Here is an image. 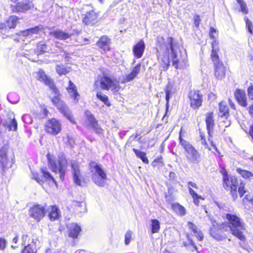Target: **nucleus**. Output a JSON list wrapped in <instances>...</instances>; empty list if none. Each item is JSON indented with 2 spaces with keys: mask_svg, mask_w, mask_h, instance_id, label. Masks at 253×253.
Listing matches in <instances>:
<instances>
[{
  "mask_svg": "<svg viewBox=\"0 0 253 253\" xmlns=\"http://www.w3.org/2000/svg\"><path fill=\"white\" fill-rule=\"evenodd\" d=\"M88 168L92 173L91 178L93 182L99 187H103L105 181L107 179V176L101 165L91 161L88 164Z\"/></svg>",
  "mask_w": 253,
  "mask_h": 253,
  "instance_id": "nucleus-6",
  "label": "nucleus"
},
{
  "mask_svg": "<svg viewBox=\"0 0 253 253\" xmlns=\"http://www.w3.org/2000/svg\"><path fill=\"white\" fill-rule=\"evenodd\" d=\"M19 19L16 15L9 16L3 22H0V31L9 32L15 29L19 23Z\"/></svg>",
  "mask_w": 253,
  "mask_h": 253,
  "instance_id": "nucleus-19",
  "label": "nucleus"
},
{
  "mask_svg": "<svg viewBox=\"0 0 253 253\" xmlns=\"http://www.w3.org/2000/svg\"><path fill=\"white\" fill-rule=\"evenodd\" d=\"M111 39L106 35L101 36L96 42V46L105 53L111 50Z\"/></svg>",
  "mask_w": 253,
  "mask_h": 253,
  "instance_id": "nucleus-22",
  "label": "nucleus"
},
{
  "mask_svg": "<svg viewBox=\"0 0 253 253\" xmlns=\"http://www.w3.org/2000/svg\"><path fill=\"white\" fill-rule=\"evenodd\" d=\"M248 134L251 136L252 139H253V124L250 127Z\"/></svg>",
  "mask_w": 253,
  "mask_h": 253,
  "instance_id": "nucleus-60",
  "label": "nucleus"
},
{
  "mask_svg": "<svg viewBox=\"0 0 253 253\" xmlns=\"http://www.w3.org/2000/svg\"><path fill=\"white\" fill-rule=\"evenodd\" d=\"M71 168L74 183L78 186H85L89 181V178L82 174L80 164L76 161H71Z\"/></svg>",
  "mask_w": 253,
  "mask_h": 253,
  "instance_id": "nucleus-11",
  "label": "nucleus"
},
{
  "mask_svg": "<svg viewBox=\"0 0 253 253\" xmlns=\"http://www.w3.org/2000/svg\"><path fill=\"white\" fill-rule=\"evenodd\" d=\"M234 95L238 104L243 107L248 105L247 97L246 92L241 89H236L234 92Z\"/></svg>",
  "mask_w": 253,
  "mask_h": 253,
  "instance_id": "nucleus-25",
  "label": "nucleus"
},
{
  "mask_svg": "<svg viewBox=\"0 0 253 253\" xmlns=\"http://www.w3.org/2000/svg\"><path fill=\"white\" fill-rule=\"evenodd\" d=\"M75 253H88L86 251L84 250L77 251Z\"/></svg>",
  "mask_w": 253,
  "mask_h": 253,
  "instance_id": "nucleus-64",
  "label": "nucleus"
},
{
  "mask_svg": "<svg viewBox=\"0 0 253 253\" xmlns=\"http://www.w3.org/2000/svg\"><path fill=\"white\" fill-rule=\"evenodd\" d=\"M46 157L49 168L55 173L59 172L60 179L63 181L67 167L66 160L63 159L56 160L50 153H47Z\"/></svg>",
  "mask_w": 253,
  "mask_h": 253,
  "instance_id": "nucleus-9",
  "label": "nucleus"
},
{
  "mask_svg": "<svg viewBox=\"0 0 253 253\" xmlns=\"http://www.w3.org/2000/svg\"><path fill=\"white\" fill-rule=\"evenodd\" d=\"M41 172L42 174V178L51 181L56 186H57V182L49 172L44 169H42Z\"/></svg>",
  "mask_w": 253,
  "mask_h": 253,
  "instance_id": "nucleus-43",
  "label": "nucleus"
},
{
  "mask_svg": "<svg viewBox=\"0 0 253 253\" xmlns=\"http://www.w3.org/2000/svg\"><path fill=\"white\" fill-rule=\"evenodd\" d=\"M238 3L239 4L240 7V11L245 14H248L249 12V9L248 8L246 3L243 1Z\"/></svg>",
  "mask_w": 253,
  "mask_h": 253,
  "instance_id": "nucleus-49",
  "label": "nucleus"
},
{
  "mask_svg": "<svg viewBox=\"0 0 253 253\" xmlns=\"http://www.w3.org/2000/svg\"><path fill=\"white\" fill-rule=\"evenodd\" d=\"M221 174L223 187L229 192L232 200L236 201L238 198V194L240 198H242L247 192L245 183L243 182L239 183L237 177L235 175L229 176L226 169L221 171Z\"/></svg>",
  "mask_w": 253,
  "mask_h": 253,
  "instance_id": "nucleus-3",
  "label": "nucleus"
},
{
  "mask_svg": "<svg viewBox=\"0 0 253 253\" xmlns=\"http://www.w3.org/2000/svg\"><path fill=\"white\" fill-rule=\"evenodd\" d=\"M55 70L59 76L66 75L69 72V69L65 67L63 65H57L55 67Z\"/></svg>",
  "mask_w": 253,
  "mask_h": 253,
  "instance_id": "nucleus-42",
  "label": "nucleus"
},
{
  "mask_svg": "<svg viewBox=\"0 0 253 253\" xmlns=\"http://www.w3.org/2000/svg\"><path fill=\"white\" fill-rule=\"evenodd\" d=\"M187 226L189 230L193 232L194 235L191 233H185V238L180 239L181 245L182 247H184L187 250L191 252L196 251L198 253H199L196 244L193 240V237L194 236H195L198 241H201L204 239V235L202 232L198 229L196 225L193 222L188 221L187 222Z\"/></svg>",
  "mask_w": 253,
  "mask_h": 253,
  "instance_id": "nucleus-4",
  "label": "nucleus"
},
{
  "mask_svg": "<svg viewBox=\"0 0 253 253\" xmlns=\"http://www.w3.org/2000/svg\"><path fill=\"white\" fill-rule=\"evenodd\" d=\"M66 89L70 97L73 99L75 103H78L80 95L78 91L76 85L72 81L70 80L68 82V85Z\"/></svg>",
  "mask_w": 253,
  "mask_h": 253,
  "instance_id": "nucleus-27",
  "label": "nucleus"
},
{
  "mask_svg": "<svg viewBox=\"0 0 253 253\" xmlns=\"http://www.w3.org/2000/svg\"><path fill=\"white\" fill-rule=\"evenodd\" d=\"M155 46L158 53L157 58L160 59L161 66L164 71L169 69L170 65V53L172 58V64L176 69L180 68V62L177 58L176 50L179 48V45L176 39L172 37L168 36L166 38L162 36H158L156 38Z\"/></svg>",
  "mask_w": 253,
  "mask_h": 253,
  "instance_id": "nucleus-1",
  "label": "nucleus"
},
{
  "mask_svg": "<svg viewBox=\"0 0 253 253\" xmlns=\"http://www.w3.org/2000/svg\"><path fill=\"white\" fill-rule=\"evenodd\" d=\"M190 107L193 110H197L203 106V95L198 89L190 90L187 95Z\"/></svg>",
  "mask_w": 253,
  "mask_h": 253,
  "instance_id": "nucleus-14",
  "label": "nucleus"
},
{
  "mask_svg": "<svg viewBox=\"0 0 253 253\" xmlns=\"http://www.w3.org/2000/svg\"><path fill=\"white\" fill-rule=\"evenodd\" d=\"M209 36L211 39L212 40L211 43V53L215 52H219L220 48L219 47V41L217 39L218 32L213 27H211L210 29Z\"/></svg>",
  "mask_w": 253,
  "mask_h": 253,
  "instance_id": "nucleus-23",
  "label": "nucleus"
},
{
  "mask_svg": "<svg viewBox=\"0 0 253 253\" xmlns=\"http://www.w3.org/2000/svg\"><path fill=\"white\" fill-rule=\"evenodd\" d=\"M236 172L245 180L251 181L253 179V172L241 168H237Z\"/></svg>",
  "mask_w": 253,
  "mask_h": 253,
  "instance_id": "nucleus-32",
  "label": "nucleus"
},
{
  "mask_svg": "<svg viewBox=\"0 0 253 253\" xmlns=\"http://www.w3.org/2000/svg\"><path fill=\"white\" fill-rule=\"evenodd\" d=\"M42 112L43 115V118H46L49 114L48 109L45 106L42 107Z\"/></svg>",
  "mask_w": 253,
  "mask_h": 253,
  "instance_id": "nucleus-55",
  "label": "nucleus"
},
{
  "mask_svg": "<svg viewBox=\"0 0 253 253\" xmlns=\"http://www.w3.org/2000/svg\"><path fill=\"white\" fill-rule=\"evenodd\" d=\"M201 21L200 16L198 15H195L194 16V24L196 27L199 26Z\"/></svg>",
  "mask_w": 253,
  "mask_h": 253,
  "instance_id": "nucleus-54",
  "label": "nucleus"
},
{
  "mask_svg": "<svg viewBox=\"0 0 253 253\" xmlns=\"http://www.w3.org/2000/svg\"><path fill=\"white\" fill-rule=\"evenodd\" d=\"M248 111L250 116L253 118V105L248 108Z\"/></svg>",
  "mask_w": 253,
  "mask_h": 253,
  "instance_id": "nucleus-61",
  "label": "nucleus"
},
{
  "mask_svg": "<svg viewBox=\"0 0 253 253\" xmlns=\"http://www.w3.org/2000/svg\"><path fill=\"white\" fill-rule=\"evenodd\" d=\"M98 84L102 89L109 90L111 89L114 93L119 91L121 89L120 85L115 84L113 80L107 76L98 77L97 80L94 82V84L97 85Z\"/></svg>",
  "mask_w": 253,
  "mask_h": 253,
  "instance_id": "nucleus-15",
  "label": "nucleus"
},
{
  "mask_svg": "<svg viewBox=\"0 0 253 253\" xmlns=\"http://www.w3.org/2000/svg\"><path fill=\"white\" fill-rule=\"evenodd\" d=\"M227 220L226 225L229 228L231 233L241 241H245L246 237L241 229H244L240 217L236 214L227 213L225 214Z\"/></svg>",
  "mask_w": 253,
  "mask_h": 253,
  "instance_id": "nucleus-5",
  "label": "nucleus"
},
{
  "mask_svg": "<svg viewBox=\"0 0 253 253\" xmlns=\"http://www.w3.org/2000/svg\"><path fill=\"white\" fill-rule=\"evenodd\" d=\"M165 91L166 93V100L167 101V105H168L170 95L172 93L174 92V88H173V86L171 83L169 82L166 85Z\"/></svg>",
  "mask_w": 253,
  "mask_h": 253,
  "instance_id": "nucleus-38",
  "label": "nucleus"
},
{
  "mask_svg": "<svg viewBox=\"0 0 253 253\" xmlns=\"http://www.w3.org/2000/svg\"><path fill=\"white\" fill-rule=\"evenodd\" d=\"M210 143H211V146L213 147V149L219 153V152H218V150L217 149V148L215 144H214L213 143V141H211L210 142Z\"/></svg>",
  "mask_w": 253,
  "mask_h": 253,
  "instance_id": "nucleus-63",
  "label": "nucleus"
},
{
  "mask_svg": "<svg viewBox=\"0 0 253 253\" xmlns=\"http://www.w3.org/2000/svg\"><path fill=\"white\" fill-rule=\"evenodd\" d=\"M219 107V115L220 118L222 116H229V109L225 101H221L218 104Z\"/></svg>",
  "mask_w": 253,
  "mask_h": 253,
  "instance_id": "nucleus-34",
  "label": "nucleus"
},
{
  "mask_svg": "<svg viewBox=\"0 0 253 253\" xmlns=\"http://www.w3.org/2000/svg\"><path fill=\"white\" fill-rule=\"evenodd\" d=\"M153 167H157L158 166H164L165 163L164 161L163 157L162 155L157 156L151 163Z\"/></svg>",
  "mask_w": 253,
  "mask_h": 253,
  "instance_id": "nucleus-44",
  "label": "nucleus"
},
{
  "mask_svg": "<svg viewBox=\"0 0 253 253\" xmlns=\"http://www.w3.org/2000/svg\"><path fill=\"white\" fill-rule=\"evenodd\" d=\"M85 205L83 201H74L73 204L74 208L77 210H79L80 212H82V210L84 208Z\"/></svg>",
  "mask_w": 253,
  "mask_h": 253,
  "instance_id": "nucleus-45",
  "label": "nucleus"
},
{
  "mask_svg": "<svg viewBox=\"0 0 253 253\" xmlns=\"http://www.w3.org/2000/svg\"><path fill=\"white\" fill-rule=\"evenodd\" d=\"M249 199H251L250 198V195L249 194L246 195L242 199V202L245 204L247 202H249Z\"/></svg>",
  "mask_w": 253,
  "mask_h": 253,
  "instance_id": "nucleus-59",
  "label": "nucleus"
},
{
  "mask_svg": "<svg viewBox=\"0 0 253 253\" xmlns=\"http://www.w3.org/2000/svg\"><path fill=\"white\" fill-rule=\"evenodd\" d=\"M132 151L135 153L136 157L140 159L143 163L145 164H149V161L145 152L141 151L135 148H133Z\"/></svg>",
  "mask_w": 253,
  "mask_h": 253,
  "instance_id": "nucleus-36",
  "label": "nucleus"
},
{
  "mask_svg": "<svg viewBox=\"0 0 253 253\" xmlns=\"http://www.w3.org/2000/svg\"><path fill=\"white\" fill-rule=\"evenodd\" d=\"M88 8L85 9L82 14V22L86 26H94L99 23L101 18L100 13L92 5H87Z\"/></svg>",
  "mask_w": 253,
  "mask_h": 253,
  "instance_id": "nucleus-7",
  "label": "nucleus"
},
{
  "mask_svg": "<svg viewBox=\"0 0 253 253\" xmlns=\"http://www.w3.org/2000/svg\"><path fill=\"white\" fill-rule=\"evenodd\" d=\"M63 140H65V144L69 146H73L75 143L73 138L70 135H67L66 137H63Z\"/></svg>",
  "mask_w": 253,
  "mask_h": 253,
  "instance_id": "nucleus-50",
  "label": "nucleus"
},
{
  "mask_svg": "<svg viewBox=\"0 0 253 253\" xmlns=\"http://www.w3.org/2000/svg\"><path fill=\"white\" fill-rule=\"evenodd\" d=\"M247 91L249 97L251 100H253V85H251L249 86Z\"/></svg>",
  "mask_w": 253,
  "mask_h": 253,
  "instance_id": "nucleus-56",
  "label": "nucleus"
},
{
  "mask_svg": "<svg viewBox=\"0 0 253 253\" xmlns=\"http://www.w3.org/2000/svg\"><path fill=\"white\" fill-rule=\"evenodd\" d=\"M46 207V205L44 206L38 204L33 205L29 210L30 216L39 222L45 216Z\"/></svg>",
  "mask_w": 253,
  "mask_h": 253,
  "instance_id": "nucleus-18",
  "label": "nucleus"
},
{
  "mask_svg": "<svg viewBox=\"0 0 253 253\" xmlns=\"http://www.w3.org/2000/svg\"><path fill=\"white\" fill-rule=\"evenodd\" d=\"M85 123L87 127L92 128L96 133L101 134L103 129L98 124V121L89 110L84 111Z\"/></svg>",
  "mask_w": 253,
  "mask_h": 253,
  "instance_id": "nucleus-20",
  "label": "nucleus"
},
{
  "mask_svg": "<svg viewBox=\"0 0 253 253\" xmlns=\"http://www.w3.org/2000/svg\"><path fill=\"white\" fill-rule=\"evenodd\" d=\"M8 162L7 151L6 148H0V164L3 169L6 167Z\"/></svg>",
  "mask_w": 253,
  "mask_h": 253,
  "instance_id": "nucleus-33",
  "label": "nucleus"
},
{
  "mask_svg": "<svg viewBox=\"0 0 253 253\" xmlns=\"http://www.w3.org/2000/svg\"><path fill=\"white\" fill-rule=\"evenodd\" d=\"M50 35L54 38L59 40H66L70 39L72 34L62 30H55L50 32Z\"/></svg>",
  "mask_w": 253,
  "mask_h": 253,
  "instance_id": "nucleus-31",
  "label": "nucleus"
},
{
  "mask_svg": "<svg viewBox=\"0 0 253 253\" xmlns=\"http://www.w3.org/2000/svg\"><path fill=\"white\" fill-rule=\"evenodd\" d=\"M19 239V236L18 235L16 234L15 236L12 239V242L17 244L18 242Z\"/></svg>",
  "mask_w": 253,
  "mask_h": 253,
  "instance_id": "nucleus-62",
  "label": "nucleus"
},
{
  "mask_svg": "<svg viewBox=\"0 0 253 253\" xmlns=\"http://www.w3.org/2000/svg\"><path fill=\"white\" fill-rule=\"evenodd\" d=\"M145 49V44L143 40H139L132 47V51L133 56L137 59L142 57Z\"/></svg>",
  "mask_w": 253,
  "mask_h": 253,
  "instance_id": "nucleus-24",
  "label": "nucleus"
},
{
  "mask_svg": "<svg viewBox=\"0 0 253 253\" xmlns=\"http://www.w3.org/2000/svg\"><path fill=\"white\" fill-rule=\"evenodd\" d=\"M187 184H188V190H189V188H192V187H193V188H195L196 189H198V187L197 186V185L195 183H194L192 181H189L188 183H187Z\"/></svg>",
  "mask_w": 253,
  "mask_h": 253,
  "instance_id": "nucleus-57",
  "label": "nucleus"
},
{
  "mask_svg": "<svg viewBox=\"0 0 253 253\" xmlns=\"http://www.w3.org/2000/svg\"><path fill=\"white\" fill-rule=\"evenodd\" d=\"M82 232L81 226L77 223H72L67 226L65 236L73 242L79 239Z\"/></svg>",
  "mask_w": 253,
  "mask_h": 253,
  "instance_id": "nucleus-21",
  "label": "nucleus"
},
{
  "mask_svg": "<svg viewBox=\"0 0 253 253\" xmlns=\"http://www.w3.org/2000/svg\"><path fill=\"white\" fill-rule=\"evenodd\" d=\"M132 236V232L130 230L127 231L125 235V243L126 245H128L130 242Z\"/></svg>",
  "mask_w": 253,
  "mask_h": 253,
  "instance_id": "nucleus-51",
  "label": "nucleus"
},
{
  "mask_svg": "<svg viewBox=\"0 0 253 253\" xmlns=\"http://www.w3.org/2000/svg\"><path fill=\"white\" fill-rule=\"evenodd\" d=\"M205 123L208 133L209 136H211L215 126L214 114L212 111L208 112L206 114Z\"/></svg>",
  "mask_w": 253,
  "mask_h": 253,
  "instance_id": "nucleus-26",
  "label": "nucleus"
},
{
  "mask_svg": "<svg viewBox=\"0 0 253 253\" xmlns=\"http://www.w3.org/2000/svg\"><path fill=\"white\" fill-rule=\"evenodd\" d=\"M21 238L22 245L24 248L21 250V253H37L38 250L34 239L28 234H23Z\"/></svg>",
  "mask_w": 253,
  "mask_h": 253,
  "instance_id": "nucleus-17",
  "label": "nucleus"
},
{
  "mask_svg": "<svg viewBox=\"0 0 253 253\" xmlns=\"http://www.w3.org/2000/svg\"><path fill=\"white\" fill-rule=\"evenodd\" d=\"M179 143L184 150V155L187 162L190 164H198L200 162V154L195 147L189 142L179 137Z\"/></svg>",
  "mask_w": 253,
  "mask_h": 253,
  "instance_id": "nucleus-8",
  "label": "nucleus"
},
{
  "mask_svg": "<svg viewBox=\"0 0 253 253\" xmlns=\"http://www.w3.org/2000/svg\"><path fill=\"white\" fill-rule=\"evenodd\" d=\"M172 209L181 216L186 214L185 208L179 203H173L171 205Z\"/></svg>",
  "mask_w": 253,
  "mask_h": 253,
  "instance_id": "nucleus-39",
  "label": "nucleus"
},
{
  "mask_svg": "<svg viewBox=\"0 0 253 253\" xmlns=\"http://www.w3.org/2000/svg\"><path fill=\"white\" fill-rule=\"evenodd\" d=\"M245 21L246 22V27L248 30V32L252 34L253 33V25L250 19L247 17H245Z\"/></svg>",
  "mask_w": 253,
  "mask_h": 253,
  "instance_id": "nucleus-48",
  "label": "nucleus"
},
{
  "mask_svg": "<svg viewBox=\"0 0 253 253\" xmlns=\"http://www.w3.org/2000/svg\"><path fill=\"white\" fill-rule=\"evenodd\" d=\"M0 124L8 131H16L17 130V123L15 118H8L1 120Z\"/></svg>",
  "mask_w": 253,
  "mask_h": 253,
  "instance_id": "nucleus-29",
  "label": "nucleus"
},
{
  "mask_svg": "<svg viewBox=\"0 0 253 253\" xmlns=\"http://www.w3.org/2000/svg\"><path fill=\"white\" fill-rule=\"evenodd\" d=\"M96 95L97 98L104 103L106 106L110 107L111 106V103L107 95H103L101 92H97Z\"/></svg>",
  "mask_w": 253,
  "mask_h": 253,
  "instance_id": "nucleus-40",
  "label": "nucleus"
},
{
  "mask_svg": "<svg viewBox=\"0 0 253 253\" xmlns=\"http://www.w3.org/2000/svg\"><path fill=\"white\" fill-rule=\"evenodd\" d=\"M7 245L6 239L4 238L0 237V250H3Z\"/></svg>",
  "mask_w": 253,
  "mask_h": 253,
  "instance_id": "nucleus-52",
  "label": "nucleus"
},
{
  "mask_svg": "<svg viewBox=\"0 0 253 253\" xmlns=\"http://www.w3.org/2000/svg\"><path fill=\"white\" fill-rule=\"evenodd\" d=\"M218 53H210V59L213 63L214 76L217 80H221L225 77L229 68L224 65Z\"/></svg>",
  "mask_w": 253,
  "mask_h": 253,
  "instance_id": "nucleus-10",
  "label": "nucleus"
},
{
  "mask_svg": "<svg viewBox=\"0 0 253 253\" xmlns=\"http://www.w3.org/2000/svg\"><path fill=\"white\" fill-rule=\"evenodd\" d=\"M228 103H229L230 107L231 108V109L235 110H236V105H235V103H234V102L232 100V99L231 98H229L228 99Z\"/></svg>",
  "mask_w": 253,
  "mask_h": 253,
  "instance_id": "nucleus-58",
  "label": "nucleus"
},
{
  "mask_svg": "<svg viewBox=\"0 0 253 253\" xmlns=\"http://www.w3.org/2000/svg\"><path fill=\"white\" fill-rule=\"evenodd\" d=\"M44 132L49 135L56 136L61 133L62 130V125L61 121L55 118H51L47 119L44 126Z\"/></svg>",
  "mask_w": 253,
  "mask_h": 253,
  "instance_id": "nucleus-12",
  "label": "nucleus"
},
{
  "mask_svg": "<svg viewBox=\"0 0 253 253\" xmlns=\"http://www.w3.org/2000/svg\"><path fill=\"white\" fill-rule=\"evenodd\" d=\"M150 230L152 234L158 233L161 228L160 222L157 219L150 220Z\"/></svg>",
  "mask_w": 253,
  "mask_h": 253,
  "instance_id": "nucleus-35",
  "label": "nucleus"
},
{
  "mask_svg": "<svg viewBox=\"0 0 253 253\" xmlns=\"http://www.w3.org/2000/svg\"><path fill=\"white\" fill-rule=\"evenodd\" d=\"M42 29L41 25L37 26L28 29L24 31L27 36L33 34H39L41 33Z\"/></svg>",
  "mask_w": 253,
  "mask_h": 253,
  "instance_id": "nucleus-41",
  "label": "nucleus"
},
{
  "mask_svg": "<svg viewBox=\"0 0 253 253\" xmlns=\"http://www.w3.org/2000/svg\"><path fill=\"white\" fill-rule=\"evenodd\" d=\"M210 235L217 241L223 240L227 237L228 229L225 222L213 224L210 230Z\"/></svg>",
  "mask_w": 253,
  "mask_h": 253,
  "instance_id": "nucleus-13",
  "label": "nucleus"
},
{
  "mask_svg": "<svg viewBox=\"0 0 253 253\" xmlns=\"http://www.w3.org/2000/svg\"><path fill=\"white\" fill-rule=\"evenodd\" d=\"M229 116H222V118H221L222 120L220 122V126L223 127H227L231 124L230 120L229 119Z\"/></svg>",
  "mask_w": 253,
  "mask_h": 253,
  "instance_id": "nucleus-46",
  "label": "nucleus"
},
{
  "mask_svg": "<svg viewBox=\"0 0 253 253\" xmlns=\"http://www.w3.org/2000/svg\"><path fill=\"white\" fill-rule=\"evenodd\" d=\"M48 213V216L51 221H54L58 219L60 216V211L59 207L56 205L49 206L46 210Z\"/></svg>",
  "mask_w": 253,
  "mask_h": 253,
  "instance_id": "nucleus-30",
  "label": "nucleus"
},
{
  "mask_svg": "<svg viewBox=\"0 0 253 253\" xmlns=\"http://www.w3.org/2000/svg\"><path fill=\"white\" fill-rule=\"evenodd\" d=\"M37 80L42 82L52 90L54 95L49 96V99L52 105L71 123L76 124V120L71 113L69 107L62 99V94L56 86L54 80L47 75L42 69H40L37 72Z\"/></svg>",
  "mask_w": 253,
  "mask_h": 253,
  "instance_id": "nucleus-2",
  "label": "nucleus"
},
{
  "mask_svg": "<svg viewBox=\"0 0 253 253\" xmlns=\"http://www.w3.org/2000/svg\"><path fill=\"white\" fill-rule=\"evenodd\" d=\"M199 134L202 144L206 148H208L209 150H211V149L208 147L205 132L200 130Z\"/></svg>",
  "mask_w": 253,
  "mask_h": 253,
  "instance_id": "nucleus-47",
  "label": "nucleus"
},
{
  "mask_svg": "<svg viewBox=\"0 0 253 253\" xmlns=\"http://www.w3.org/2000/svg\"><path fill=\"white\" fill-rule=\"evenodd\" d=\"M33 178L36 180L38 183H43L44 180H43L42 176L40 174L36 173L33 174Z\"/></svg>",
  "mask_w": 253,
  "mask_h": 253,
  "instance_id": "nucleus-53",
  "label": "nucleus"
},
{
  "mask_svg": "<svg viewBox=\"0 0 253 253\" xmlns=\"http://www.w3.org/2000/svg\"><path fill=\"white\" fill-rule=\"evenodd\" d=\"M10 8L12 13H26L34 8V4L30 0L18 1L15 4L10 5Z\"/></svg>",
  "mask_w": 253,
  "mask_h": 253,
  "instance_id": "nucleus-16",
  "label": "nucleus"
},
{
  "mask_svg": "<svg viewBox=\"0 0 253 253\" xmlns=\"http://www.w3.org/2000/svg\"><path fill=\"white\" fill-rule=\"evenodd\" d=\"M141 64H137L132 69L131 72L127 74L123 79L122 83L126 84L134 80L139 74L140 70Z\"/></svg>",
  "mask_w": 253,
  "mask_h": 253,
  "instance_id": "nucleus-28",
  "label": "nucleus"
},
{
  "mask_svg": "<svg viewBox=\"0 0 253 253\" xmlns=\"http://www.w3.org/2000/svg\"><path fill=\"white\" fill-rule=\"evenodd\" d=\"M189 193L193 198V202L195 205L199 206L200 201L204 200L205 198L201 195H198L192 188H189Z\"/></svg>",
  "mask_w": 253,
  "mask_h": 253,
  "instance_id": "nucleus-37",
  "label": "nucleus"
}]
</instances>
